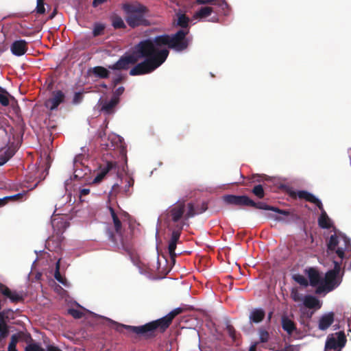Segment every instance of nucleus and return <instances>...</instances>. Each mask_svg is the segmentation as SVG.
I'll return each instance as SVG.
<instances>
[{"label":"nucleus","instance_id":"obj_51","mask_svg":"<svg viewBox=\"0 0 351 351\" xmlns=\"http://www.w3.org/2000/svg\"><path fill=\"white\" fill-rule=\"evenodd\" d=\"M123 80V77L122 75H119V76H117V77H116L115 78L113 79V80H112L113 86H117Z\"/></svg>","mask_w":351,"mask_h":351},{"label":"nucleus","instance_id":"obj_47","mask_svg":"<svg viewBox=\"0 0 351 351\" xmlns=\"http://www.w3.org/2000/svg\"><path fill=\"white\" fill-rule=\"evenodd\" d=\"M125 88L123 86H120L117 88L112 94V98L117 99L119 101V97L123 93Z\"/></svg>","mask_w":351,"mask_h":351},{"label":"nucleus","instance_id":"obj_38","mask_svg":"<svg viewBox=\"0 0 351 351\" xmlns=\"http://www.w3.org/2000/svg\"><path fill=\"white\" fill-rule=\"evenodd\" d=\"M25 351H45L38 343H30L25 347Z\"/></svg>","mask_w":351,"mask_h":351},{"label":"nucleus","instance_id":"obj_46","mask_svg":"<svg viewBox=\"0 0 351 351\" xmlns=\"http://www.w3.org/2000/svg\"><path fill=\"white\" fill-rule=\"evenodd\" d=\"M69 313L75 319H80L83 316V313L77 309L70 308Z\"/></svg>","mask_w":351,"mask_h":351},{"label":"nucleus","instance_id":"obj_5","mask_svg":"<svg viewBox=\"0 0 351 351\" xmlns=\"http://www.w3.org/2000/svg\"><path fill=\"white\" fill-rule=\"evenodd\" d=\"M122 8L127 14L126 22L132 28L140 25L147 26L149 25L148 20L144 16L147 12L145 6L141 4L124 3Z\"/></svg>","mask_w":351,"mask_h":351},{"label":"nucleus","instance_id":"obj_22","mask_svg":"<svg viewBox=\"0 0 351 351\" xmlns=\"http://www.w3.org/2000/svg\"><path fill=\"white\" fill-rule=\"evenodd\" d=\"M120 141L119 138L116 136H108L104 142H100L102 149L112 150L119 147L118 142Z\"/></svg>","mask_w":351,"mask_h":351},{"label":"nucleus","instance_id":"obj_60","mask_svg":"<svg viewBox=\"0 0 351 351\" xmlns=\"http://www.w3.org/2000/svg\"><path fill=\"white\" fill-rule=\"evenodd\" d=\"M133 184H134V180H133L132 179L130 178V179L128 180V185H127V186H128V187H130V186H132Z\"/></svg>","mask_w":351,"mask_h":351},{"label":"nucleus","instance_id":"obj_3","mask_svg":"<svg viewBox=\"0 0 351 351\" xmlns=\"http://www.w3.org/2000/svg\"><path fill=\"white\" fill-rule=\"evenodd\" d=\"M189 32V29H180L174 34L157 36L153 40L151 39V42L155 49L167 45L176 51H182L189 45V40L186 38Z\"/></svg>","mask_w":351,"mask_h":351},{"label":"nucleus","instance_id":"obj_44","mask_svg":"<svg viewBox=\"0 0 351 351\" xmlns=\"http://www.w3.org/2000/svg\"><path fill=\"white\" fill-rule=\"evenodd\" d=\"M319 286L317 287L316 290H315V293L317 294H322V293L326 291V292H330V291H329V287L328 285H327V284H326L325 282L323 283V282L318 285Z\"/></svg>","mask_w":351,"mask_h":351},{"label":"nucleus","instance_id":"obj_14","mask_svg":"<svg viewBox=\"0 0 351 351\" xmlns=\"http://www.w3.org/2000/svg\"><path fill=\"white\" fill-rule=\"evenodd\" d=\"M291 196L293 198L298 197L300 199H304L307 202L315 204L319 209H322V203L312 193L306 191H293L291 193Z\"/></svg>","mask_w":351,"mask_h":351},{"label":"nucleus","instance_id":"obj_56","mask_svg":"<svg viewBox=\"0 0 351 351\" xmlns=\"http://www.w3.org/2000/svg\"><path fill=\"white\" fill-rule=\"evenodd\" d=\"M107 0H93V6L96 8L99 5H101L104 3H105Z\"/></svg>","mask_w":351,"mask_h":351},{"label":"nucleus","instance_id":"obj_26","mask_svg":"<svg viewBox=\"0 0 351 351\" xmlns=\"http://www.w3.org/2000/svg\"><path fill=\"white\" fill-rule=\"evenodd\" d=\"M119 102L117 99L111 98L110 101L104 102L101 110L107 114H110L114 112V109Z\"/></svg>","mask_w":351,"mask_h":351},{"label":"nucleus","instance_id":"obj_32","mask_svg":"<svg viewBox=\"0 0 351 351\" xmlns=\"http://www.w3.org/2000/svg\"><path fill=\"white\" fill-rule=\"evenodd\" d=\"M189 19L188 16H186L184 14H180L178 16V21L177 25L182 28V29H188L189 27Z\"/></svg>","mask_w":351,"mask_h":351},{"label":"nucleus","instance_id":"obj_31","mask_svg":"<svg viewBox=\"0 0 351 351\" xmlns=\"http://www.w3.org/2000/svg\"><path fill=\"white\" fill-rule=\"evenodd\" d=\"M226 331L229 335V337L232 339V341L238 345V339L241 335L237 333L234 326L229 323H227L226 325Z\"/></svg>","mask_w":351,"mask_h":351},{"label":"nucleus","instance_id":"obj_12","mask_svg":"<svg viewBox=\"0 0 351 351\" xmlns=\"http://www.w3.org/2000/svg\"><path fill=\"white\" fill-rule=\"evenodd\" d=\"M0 293L12 303H18L24 300V297L21 293L16 291H12L6 285L0 282Z\"/></svg>","mask_w":351,"mask_h":351},{"label":"nucleus","instance_id":"obj_16","mask_svg":"<svg viewBox=\"0 0 351 351\" xmlns=\"http://www.w3.org/2000/svg\"><path fill=\"white\" fill-rule=\"evenodd\" d=\"M252 204H250V207L265 210H272L285 216H289L290 215V212L287 210H281L276 207L267 205L266 203L262 202H256L252 199Z\"/></svg>","mask_w":351,"mask_h":351},{"label":"nucleus","instance_id":"obj_19","mask_svg":"<svg viewBox=\"0 0 351 351\" xmlns=\"http://www.w3.org/2000/svg\"><path fill=\"white\" fill-rule=\"evenodd\" d=\"M88 74L90 76H94L99 79H107L110 76V71L105 67L97 66L90 68L88 70Z\"/></svg>","mask_w":351,"mask_h":351},{"label":"nucleus","instance_id":"obj_17","mask_svg":"<svg viewBox=\"0 0 351 351\" xmlns=\"http://www.w3.org/2000/svg\"><path fill=\"white\" fill-rule=\"evenodd\" d=\"M10 50L14 56H21L27 51V43L25 40H16L12 44Z\"/></svg>","mask_w":351,"mask_h":351},{"label":"nucleus","instance_id":"obj_6","mask_svg":"<svg viewBox=\"0 0 351 351\" xmlns=\"http://www.w3.org/2000/svg\"><path fill=\"white\" fill-rule=\"evenodd\" d=\"M336 254L341 258L340 261H333L334 267L328 270L324 279V282L329 287V291H332L337 288L342 281L344 274V268H341L342 260L345 256L344 250L342 247H338Z\"/></svg>","mask_w":351,"mask_h":351},{"label":"nucleus","instance_id":"obj_18","mask_svg":"<svg viewBox=\"0 0 351 351\" xmlns=\"http://www.w3.org/2000/svg\"><path fill=\"white\" fill-rule=\"evenodd\" d=\"M335 321V313L328 312L322 315L318 322V328L320 330L328 329Z\"/></svg>","mask_w":351,"mask_h":351},{"label":"nucleus","instance_id":"obj_62","mask_svg":"<svg viewBox=\"0 0 351 351\" xmlns=\"http://www.w3.org/2000/svg\"><path fill=\"white\" fill-rule=\"evenodd\" d=\"M51 241H52V239H51V238H49V239L47 241V245H49L48 249H49V250H50V248H49V245H50V242H51Z\"/></svg>","mask_w":351,"mask_h":351},{"label":"nucleus","instance_id":"obj_50","mask_svg":"<svg viewBox=\"0 0 351 351\" xmlns=\"http://www.w3.org/2000/svg\"><path fill=\"white\" fill-rule=\"evenodd\" d=\"M106 134L104 129H101L98 131V137L101 139L100 142H104L107 138H106Z\"/></svg>","mask_w":351,"mask_h":351},{"label":"nucleus","instance_id":"obj_57","mask_svg":"<svg viewBox=\"0 0 351 351\" xmlns=\"http://www.w3.org/2000/svg\"><path fill=\"white\" fill-rule=\"evenodd\" d=\"M90 193V189H82L80 191V195L81 196H85Z\"/></svg>","mask_w":351,"mask_h":351},{"label":"nucleus","instance_id":"obj_29","mask_svg":"<svg viewBox=\"0 0 351 351\" xmlns=\"http://www.w3.org/2000/svg\"><path fill=\"white\" fill-rule=\"evenodd\" d=\"M110 21L112 23V27L115 29H125L126 27V25L122 19V18L117 15V14H113L110 16Z\"/></svg>","mask_w":351,"mask_h":351},{"label":"nucleus","instance_id":"obj_41","mask_svg":"<svg viewBox=\"0 0 351 351\" xmlns=\"http://www.w3.org/2000/svg\"><path fill=\"white\" fill-rule=\"evenodd\" d=\"M60 260L57 262L56 265V271L54 274V277L59 282L62 283V285H65L66 280L61 276L60 273Z\"/></svg>","mask_w":351,"mask_h":351},{"label":"nucleus","instance_id":"obj_21","mask_svg":"<svg viewBox=\"0 0 351 351\" xmlns=\"http://www.w3.org/2000/svg\"><path fill=\"white\" fill-rule=\"evenodd\" d=\"M304 305L308 308L319 309L322 307V302L316 297L306 295L303 299Z\"/></svg>","mask_w":351,"mask_h":351},{"label":"nucleus","instance_id":"obj_10","mask_svg":"<svg viewBox=\"0 0 351 351\" xmlns=\"http://www.w3.org/2000/svg\"><path fill=\"white\" fill-rule=\"evenodd\" d=\"M183 223H181L176 226V228L171 232V237L168 245V251L171 258L173 259L176 254L175 250L176 249L177 243L180 239L182 230L183 228Z\"/></svg>","mask_w":351,"mask_h":351},{"label":"nucleus","instance_id":"obj_52","mask_svg":"<svg viewBox=\"0 0 351 351\" xmlns=\"http://www.w3.org/2000/svg\"><path fill=\"white\" fill-rule=\"evenodd\" d=\"M217 0H196V3L197 4H213L217 1Z\"/></svg>","mask_w":351,"mask_h":351},{"label":"nucleus","instance_id":"obj_55","mask_svg":"<svg viewBox=\"0 0 351 351\" xmlns=\"http://www.w3.org/2000/svg\"><path fill=\"white\" fill-rule=\"evenodd\" d=\"M8 203V197L7 196L0 198V208L4 206Z\"/></svg>","mask_w":351,"mask_h":351},{"label":"nucleus","instance_id":"obj_13","mask_svg":"<svg viewBox=\"0 0 351 351\" xmlns=\"http://www.w3.org/2000/svg\"><path fill=\"white\" fill-rule=\"evenodd\" d=\"M186 208L187 210L184 215L185 220L204 213L208 209V205L206 202H202L201 204L197 205H195L193 202H189L186 205Z\"/></svg>","mask_w":351,"mask_h":351},{"label":"nucleus","instance_id":"obj_37","mask_svg":"<svg viewBox=\"0 0 351 351\" xmlns=\"http://www.w3.org/2000/svg\"><path fill=\"white\" fill-rule=\"evenodd\" d=\"M27 194V191H23L22 193H19L13 195L7 196L8 197V202L10 201L13 202H21L23 199H25V196Z\"/></svg>","mask_w":351,"mask_h":351},{"label":"nucleus","instance_id":"obj_33","mask_svg":"<svg viewBox=\"0 0 351 351\" xmlns=\"http://www.w3.org/2000/svg\"><path fill=\"white\" fill-rule=\"evenodd\" d=\"M252 193L258 199H263L265 197V191L263 185H255L252 189Z\"/></svg>","mask_w":351,"mask_h":351},{"label":"nucleus","instance_id":"obj_1","mask_svg":"<svg viewBox=\"0 0 351 351\" xmlns=\"http://www.w3.org/2000/svg\"><path fill=\"white\" fill-rule=\"evenodd\" d=\"M169 51L167 49H155L151 39L139 42L132 53L122 56L114 64L109 65L112 70H127L130 65L136 64L130 71L132 76L150 73L162 65L167 60Z\"/></svg>","mask_w":351,"mask_h":351},{"label":"nucleus","instance_id":"obj_4","mask_svg":"<svg viewBox=\"0 0 351 351\" xmlns=\"http://www.w3.org/2000/svg\"><path fill=\"white\" fill-rule=\"evenodd\" d=\"M108 209L113 221L115 233L110 229L107 230L106 234L108 238L112 243L113 247L116 250H122L125 252H129L131 250V245L129 239L123 236L121 221L113 208L109 206Z\"/></svg>","mask_w":351,"mask_h":351},{"label":"nucleus","instance_id":"obj_43","mask_svg":"<svg viewBox=\"0 0 351 351\" xmlns=\"http://www.w3.org/2000/svg\"><path fill=\"white\" fill-rule=\"evenodd\" d=\"M259 337L261 342L266 343L269 340V334L266 330L261 328L259 330Z\"/></svg>","mask_w":351,"mask_h":351},{"label":"nucleus","instance_id":"obj_49","mask_svg":"<svg viewBox=\"0 0 351 351\" xmlns=\"http://www.w3.org/2000/svg\"><path fill=\"white\" fill-rule=\"evenodd\" d=\"M36 12L40 14H43L45 12L44 2L37 1V5L36 8Z\"/></svg>","mask_w":351,"mask_h":351},{"label":"nucleus","instance_id":"obj_64","mask_svg":"<svg viewBox=\"0 0 351 351\" xmlns=\"http://www.w3.org/2000/svg\"><path fill=\"white\" fill-rule=\"evenodd\" d=\"M275 219L278 221H284L285 220L282 217H276Z\"/></svg>","mask_w":351,"mask_h":351},{"label":"nucleus","instance_id":"obj_63","mask_svg":"<svg viewBox=\"0 0 351 351\" xmlns=\"http://www.w3.org/2000/svg\"><path fill=\"white\" fill-rule=\"evenodd\" d=\"M120 153L125 156V151L123 148L121 149Z\"/></svg>","mask_w":351,"mask_h":351},{"label":"nucleus","instance_id":"obj_59","mask_svg":"<svg viewBox=\"0 0 351 351\" xmlns=\"http://www.w3.org/2000/svg\"><path fill=\"white\" fill-rule=\"evenodd\" d=\"M258 343H254L252 344L249 349V351H256V347H257Z\"/></svg>","mask_w":351,"mask_h":351},{"label":"nucleus","instance_id":"obj_2","mask_svg":"<svg viewBox=\"0 0 351 351\" xmlns=\"http://www.w3.org/2000/svg\"><path fill=\"white\" fill-rule=\"evenodd\" d=\"M185 310L186 308L183 307L176 308L165 317L145 325L133 326L119 324L116 329L120 332H123V330H125L128 334L134 333L145 338L154 337L156 335L157 332H164L169 327L173 319Z\"/></svg>","mask_w":351,"mask_h":351},{"label":"nucleus","instance_id":"obj_40","mask_svg":"<svg viewBox=\"0 0 351 351\" xmlns=\"http://www.w3.org/2000/svg\"><path fill=\"white\" fill-rule=\"evenodd\" d=\"M293 280L300 284L302 286L307 287L308 285V282L307 279L302 275L300 274H296L294 275L293 277Z\"/></svg>","mask_w":351,"mask_h":351},{"label":"nucleus","instance_id":"obj_45","mask_svg":"<svg viewBox=\"0 0 351 351\" xmlns=\"http://www.w3.org/2000/svg\"><path fill=\"white\" fill-rule=\"evenodd\" d=\"M291 297L294 302H300L302 300V295L296 289H293L291 292Z\"/></svg>","mask_w":351,"mask_h":351},{"label":"nucleus","instance_id":"obj_36","mask_svg":"<svg viewBox=\"0 0 351 351\" xmlns=\"http://www.w3.org/2000/svg\"><path fill=\"white\" fill-rule=\"evenodd\" d=\"M10 97L11 95L5 90L4 92L0 93V104L3 106H8L10 104Z\"/></svg>","mask_w":351,"mask_h":351},{"label":"nucleus","instance_id":"obj_42","mask_svg":"<svg viewBox=\"0 0 351 351\" xmlns=\"http://www.w3.org/2000/svg\"><path fill=\"white\" fill-rule=\"evenodd\" d=\"M214 5H217L220 7L223 12V14L226 15L228 10V4L224 0H217Z\"/></svg>","mask_w":351,"mask_h":351},{"label":"nucleus","instance_id":"obj_9","mask_svg":"<svg viewBox=\"0 0 351 351\" xmlns=\"http://www.w3.org/2000/svg\"><path fill=\"white\" fill-rule=\"evenodd\" d=\"M117 170L118 165L117 162L107 161L105 164L99 166V171L93 179V183H99L103 180L108 173L112 171L117 172Z\"/></svg>","mask_w":351,"mask_h":351},{"label":"nucleus","instance_id":"obj_53","mask_svg":"<svg viewBox=\"0 0 351 351\" xmlns=\"http://www.w3.org/2000/svg\"><path fill=\"white\" fill-rule=\"evenodd\" d=\"M45 351H62L60 348H59L58 346H56L54 345H48L47 346V349Z\"/></svg>","mask_w":351,"mask_h":351},{"label":"nucleus","instance_id":"obj_34","mask_svg":"<svg viewBox=\"0 0 351 351\" xmlns=\"http://www.w3.org/2000/svg\"><path fill=\"white\" fill-rule=\"evenodd\" d=\"M16 335L19 339V341H24L25 343H27L28 344L32 341V338L31 337V335L25 331H19L16 332Z\"/></svg>","mask_w":351,"mask_h":351},{"label":"nucleus","instance_id":"obj_48","mask_svg":"<svg viewBox=\"0 0 351 351\" xmlns=\"http://www.w3.org/2000/svg\"><path fill=\"white\" fill-rule=\"evenodd\" d=\"M83 100V93L81 92L75 93L73 98V103L74 104H78L81 103Z\"/></svg>","mask_w":351,"mask_h":351},{"label":"nucleus","instance_id":"obj_25","mask_svg":"<svg viewBox=\"0 0 351 351\" xmlns=\"http://www.w3.org/2000/svg\"><path fill=\"white\" fill-rule=\"evenodd\" d=\"M51 226L57 233H62L68 227L69 223L62 219H53L51 221Z\"/></svg>","mask_w":351,"mask_h":351},{"label":"nucleus","instance_id":"obj_58","mask_svg":"<svg viewBox=\"0 0 351 351\" xmlns=\"http://www.w3.org/2000/svg\"><path fill=\"white\" fill-rule=\"evenodd\" d=\"M16 345L10 344L8 345V351H17Z\"/></svg>","mask_w":351,"mask_h":351},{"label":"nucleus","instance_id":"obj_39","mask_svg":"<svg viewBox=\"0 0 351 351\" xmlns=\"http://www.w3.org/2000/svg\"><path fill=\"white\" fill-rule=\"evenodd\" d=\"M105 29V25L101 23H95L93 30V36L96 37L103 34Z\"/></svg>","mask_w":351,"mask_h":351},{"label":"nucleus","instance_id":"obj_11","mask_svg":"<svg viewBox=\"0 0 351 351\" xmlns=\"http://www.w3.org/2000/svg\"><path fill=\"white\" fill-rule=\"evenodd\" d=\"M223 200L228 204L238 206H249L252 203V199L247 195H227L223 196Z\"/></svg>","mask_w":351,"mask_h":351},{"label":"nucleus","instance_id":"obj_54","mask_svg":"<svg viewBox=\"0 0 351 351\" xmlns=\"http://www.w3.org/2000/svg\"><path fill=\"white\" fill-rule=\"evenodd\" d=\"M19 341V339L16 335V333L12 335L10 338V344L16 345L17 343Z\"/></svg>","mask_w":351,"mask_h":351},{"label":"nucleus","instance_id":"obj_23","mask_svg":"<svg viewBox=\"0 0 351 351\" xmlns=\"http://www.w3.org/2000/svg\"><path fill=\"white\" fill-rule=\"evenodd\" d=\"M281 324L282 329L289 335H291L295 330H296L295 324L287 316L284 315L282 317Z\"/></svg>","mask_w":351,"mask_h":351},{"label":"nucleus","instance_id":"obj_28","mask_svg":"<svg viewBox=\"0 0 351 351\" xmlns=\"http://www.w3.org/2000/svg\"><path fill=\"white\" fill-rule=\"evenodd\" d=\"M3 150V154L0 155V166L4 165L14 154V150L10 147H1V152Z\"/></svg>","mask_w":351,"mask_h":351},{"label":"nucleus","instance_id":"obj_61","mask_svg":"<svg viewBox=\"0 0 351 351\" xmlns=\"http://www.w3.org/2000/svg\"><path fill=\"white\" fill-rule=\"evenodd\" d=\"M56 14V10H54L53 12L50 14L49 19H52Z\"/></svg>","mask_w":351,"mask_h":351},{"label":"nucleus","instance_id":"obj_30","mask_svg":"<svg viewBox=\"0 0 351 351\" xmlns=\"http://www.w3.org/2000/svg\"><path fill=\"white\" fill-rule=\"evenodd\" d=\"M213 12V9L211 7H202L194 14L193 18L204 19L210 16Z\"/></svg>","mask_w":351,"mask_h":351},{"label":"nucleus","instance_id":"obj_35","mask_svg":"<svg viewBox=\"0 0 351 351\" xmlns=\"http://www.w3.org/2000/svg\"><path fill=\"white\" fill-rule=\"evenodd\" d=\"M339 241L338 237L336 234H332L330 236L329 239V241L328 243V249L330 251H333L336 249L338 245Z\"/></svg>","mask_w":351,"mask_h":351},{"label":"nucleus","instance_id":"obj_7","mask_svg":"<svg viewBox=\"0 0 351 351\" xmlns=\"http://www.w3.org/2000/svg\"><path fill=\"white\" fill-rule=\"evenodd\" d=\"M347 342L344 331L337 332L328 335L324 351H341Z\"/></svg>","mask_w":351,"mask_h":351},{"label":"nucleus","instance_id":"obj_20","mask_svg":"<svg viewBox=\"0 0 351 351\" xmlns=\"http://www.w3.org/2000/svg\"><path fill=\"white\" fill-rule=\"evenodd\" d=\"M306 273L309 279V284L312 287H316L322 282V280L319 271L314 267H310L306 269Z\"/></svg>","mask_w":351,"mask_h":351},{"label":"nucleus","instance_id":"obj_27","mask_svg":"<svg viewBox=\"0 0 351 351\" xmlns=\"http://www.w3.org/2000/svg\"><path fill=\"white\" fill-rule=\"evenodd\" d=\"M265 316V313L263 309L256 308L251 312L250 319L253 323H259L263 320Z\"/></svg>","mask_w":351,"mask_h":351},{"label":"nucleus","instance_id":"obj_24","mask_svg":"<svg viewBox=\"0 0 351 351\" xmlns=\"http://www.w3.org/2000/svg\"><path fill=\"white\" fill-rule=\"evenodd\" d=\"M321 210V215L318 218V225L320 228L324 229H329L332 227V224L331 223L330 219L328 217L327 213L324 209L322 206V209H319Z\"/></svg>","mask_w":351,"mask_h":351},{"label":"nucleus","instance_id":"obj_8","mask_svg":"<svg viewBox=\"0 0 351 351\" xmlns=\"http://www.w3.org/2000/svg\"><path fill=\"white\" fill-rule=\"evenodd\" d=\"M186 207L185 202L182 201L177 202L169 208L168 215L172 221L178 223L182 218L184 219Z\"/></svg>","mask_w":351,"mask_h":351},{"label":"nucleus","instance_id":"obj_15","mask_svg":"<svg viewBox=\"0 0 351 351\" xmlns=\"http://www.w3.org/2000/svg\"><path fill=\"white\" fill-rule=\"evenodd\" d=\"M64 99L65 95L62 90L53 91L52 97L47 100L46 106L48 107L50 110H54L57 109L60 104L64 102Z\"/></svg>","mask_w":351,"mask_h":351}]
</instances>
